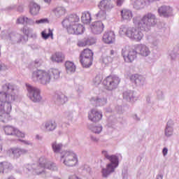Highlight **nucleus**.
I'll return each instance as SVG.
<instances>
[{"instance_id":"1","label":"nucleus","mask_w":179,"mask_h":179,"mask_svg":"<svg viewBox=\"0 0 179 179\" xmlns=\"http://www.w3.org/2000/svg\"><path fill=\"white\" fill-rule=\"evenodd\" d=\"M0 90V121L8 122L12 120V103L19 99V89L14 84L7 83L1 86Z\"/></svg>"},{"instance_id":"2","label":"nucleus","mask_w":179,"mask_h":179,"mask_svg":"<svg viewBox=\"0 0 179 179\" xmlns=\"http://www.w3.org/2000/svg\"><path fill=\"white\" fill-rule=\"evenodd\" d=\"M45 169L51 170L52 171H57L58 167L54 162H51L47 159L45 157H41L39 159V165L36 164H27L25 165L24 171L26 173H31L32 174L40 176V174H45Z\"/></svg>"},{"instance_id":"3","label":"nucleus","mask_w":179,"mask_h":179,"mask_svg":"<svg viewBox=\"0 0 179 179\" xmlns=\"http://www.w3.org/2000/svg\"><path fill=\"white\" fill-rule=\"evenodd\" d=\"M80 20L79 16L73 15L64 18L62 24L63 27L67 29L69 34L79 36L85 33V27L82 24H79Z\"/></svg>"},{"instance_id":"4","label":"nucleus","mask_w":179,"mask_h":179,"mask_svg":"<svg viewBox=\"0 0 179 179\" xmlns=\"http://www.w3.org/2000/svg\"><path fill=\"white\" fill-rule=\"evenodd\" d=\"M31 79L33 82H38L43 86H48L51 83V72L45 70H36L32 71Z\"/></svg>"},{"instance_id":"5","label":"nucleus","mask_w":179,"mask_h":179,"mask_svg":"<svg viewBox=\"0 0 179 179\" xmlns=\"http://www.w3.org/2000/svg\"><path fill=\"white\" fill-rule=\"evenodd\" d=\"M60 162L67 167L78 166L79 159L78 155L73 150H64L61 152Z\"/></svg>"},{"instance_id":"6","label":"nucleus","mask_w":179,"mask_h":179,"mask_svg":"<svg viewBox=\"0 0 179 179\" xmlns=\"http://www.w3.org/2000/svg\"><path fill=\"white\" fill-rule=\"evenodd\" d=\"M48 23H50L48 18H41L34 20V19L25 15H21L16 20L17 24H24L26 26H43V24H47Z\"/></svg>"},{"instance_id":"7","label":"nucleus","mask_w":179,"mask_h":179,"mask_svg":"<svg viewBox=\"0 0 179 179\" xmlns=\"http://www.w3.org/2000/svg\"><path fill=\"white\" fill-rule=\"evenodd\" d=\"M120 33L125 34L127 37L136 41H141L143 37V34L141 33L139 28L123 27L120 28Z\"/></svg>"},{"instance_id":"8","label":"nucleus","mask_w":179,"mask_h":179,"mask_svg":"<svg viewBox=\"0 0 179 179\" xmlns=\"http://www.w3.org/2000/svg\"><path fill=\"white\" fill-rule=\"evenodd\" d=\"M157 23L156 15L153 13H148L143 15L140 22H138V27L141 30H146L150 27H153Z\"/></svg>"},{"instance_id":"9","label":"nucleus","mask_w":179,"mask_h":179,"mask_svg":"<svg viewBox=\"0 0 179 179\" xmlns=\"http://www.w3.org/2000/svg\"><path fill=\"white\" fill-rule=\"evenodd\" d=\"M27 91V97L34 103H40L43 100L41 96V90L37 87L32 86L30 84L26 85Z\"/></svg>"},{"instance_id":"10","label":"nucleus","mask_w":179,"mask_h":179,"mask_svg":"<svg viewBox=\"0 0 179 179\" xmlns=\"http://www.w3.org/2000/svg\"><path fill=\"white\" fill-rule=\"evenodd\" d=\"M1 37L4 40L12 41L13 43H22L24 44L29 40L28 37H24L23 35L17 34L16 32L8 33V31L1 32Z\"/></svg>"},{"instance_id":"11","label":"nucleus","mask_w":179,"mask_h":179,"mask_svg":"<svg viewBox=\"0 0 179 179\" xmlns=\"http://www.w3.org/2000/svg\"><path fill=\"white\" fill-rule=\"evenodd\" d=\"M122 55L125 62H134L138 57L136 45L134 46H127L122 50Z\"/></svg>"},{"instance_id":"12","label":"nucleus","mask_w":179,"mask_h":179,"mask_svg":"<svg viewBox=\"0 0 179 179\" xmlns=\"http://www.w3.org/2000/svg\"><path fill=\"white\" fill-rule=\"evenodd\" d=\"M120 78L117 76H109L103 80V84L107 90H113L120 85Z\"/></svg>"},{"instance_id":"13","label":"nucleus","mask_w":179,"mask_h":179,"mask_svg":"<svg viewBox=\"0 0 179 179\" xmlns=\"http://www.w3.org/2000/svg\"><path fill=\"white\" fill-rule=\"evenodd\" d=\"M3 129L6 135L17 136V138H24V133L13 126L6 125L3 127Z\"/></svg>"},{"instance_id":"14","label":"nucleus","mask_w":179,"mask_h":179,"mask_svg":"<svg viewBox=\"0 0 179 179\" xmlns=\"http://www.w3.org/2000/svg\"><path fill=\"white\" fill-rule=\"evenodd\" d=\"M28 153V150L20 148H13L7 150V155H8V156L10 157H13L14 159H19L20 156H23V155H27Z\"/></svg>"},{"instance_id":"15","label":"nucleus","mask_w":179,"mask_h":179,"mask_svg":"<svg viewBox=\"0 0 179 179\" xmlns=\"http://www.w3.org/2000/svg\"><path fill=\"white\" fill-rule=\"evenodd\" d=\"M80 62L83 68L90 67V49H85L80 55Z\"/></svg>"},{"instance_id":"16","label":"nucleus","mask_w":179,"mask_h":179,"mask_svg":"<svg viewBox=\"0 0 179 179\" xmlns=\"http://www.w3.org/2000/svg\"><path fill=\"white\" fill-rule=\"evenodd\" d=\"M102 41L105 44H113L115 42V34L113 31H106L102 38Z\"/></svg>"},{"instance_id":"17","label":"nucleus","mask_w":179,"mask_h":179,"mask_svg":"<svg viewBox=\"0 0 179 179\" xmlns=\"http://www.w3.org/2000/svg\"><path fill=\"white\" fill-rule=\"evenodd\" d=\"M103 30L104 24L100 21L93 22L91 24V31L93 34H100L103 33Z\"/></svg>"},{"instance_id":"18","label":"nucleus","mask_w":179,"mask_h":179,"mask_svg":"<svg viewBox=\"0 0 179 179\" xmlns=\"http://www.w3.org/2000/svg\"><path fill=\"white\" fill-rule=\"evenodd\" d=\"M52 13L57 17V19H59V17H62V16H65L66 15V8L62 6H59L57 7H55L52 10Z\"/></svg>"},{"instance_id":"19","label":"nucleus","mask_w":179,"mask_h":179,"mask_svg":"<svg viewBox=\"0 0 179 179\" xmlns=\"http://www.w3.org/2000/svg\"><path fill=\"white\" fill-rule=\"evenodd\" d=\"M40 9H41V7H40V5H38L37 3L31 1L29 3V13L31 15V16H37L38 13H40Z\"/></svg>"},{"instance_id":"20","label":"nucleus","mask_w":179,"mask_h":179,"mask_svg":"<svg viewBox=\"0 0 179 179\" xmlns=\"http://www.w3.org/2000/svg\"><path fill=\"white\" fill-rule=\"evenodd\" d=\"M136 50L137 51V54H140V55H142L143 57H148V55L150 54L149 48L145 45H136Z\"/></svg>"},{"instance_id":"21","label":"nucleus","mask_w":179,"mask_h":179,"mask_svg":"<svg viewBox=\"0 0 179 179\" xmlns=\"http://www.w3.org/2000/svg\"><path fill=\"white\" fill-rule=\"evenodd\" d=\"M43 125L45 132H53L57 129V122L55 120L47 121Z\"/></svg>"},{"instance_id":"22","label":"nucleus","mask_w":179,"mask_h":179,"mask_svg":"<svg viewBox=\"0 0 179 179\" xmlns=\"http://www.w3.org/2000/svg\"><path fill=\"white\" fill-rule=\"evenodd\" d=\"M41 36L43 40H48L49 37H50L52 40H54V33L50 28L45 29L43 31H42Z\"/></svg>"},{"instance_id":"23","label":"nucleus","mask_w":179,"mask_h":179,"mask_svg":"<svg viewBox=\"0 0 179 179\" xmlns=\"http://www.w3.org/2000/svg\"><path fill=\"white\" fill-rule=\"evenodd\" d=\"M65 68L66 73H69V75L76 72V65H75V64L72 62H66Z\"/></svg>"},{"instance_id":"24","label":"nucleus","mask_w":179,"mask_h":179,"mask_svg":"<svg viewBox=\"0 0 179 179\" xmlns=\"http://www.w3.org/2000/svg\"><path fill=\"white\" fill-rule=\"evenodd\" d=\"M117 167H118V166L114 165L113 164H108L106 166V169H103L102 170V174L103 177H107V176H108L109 174H111V173H114V170H115Z\"/></svg>"},{"instance_id":"25","label":"nucleus","mask_w":179,"mask_h":179,"mask_svg":"<svg viewBox=\"0 0 179 179\" xmlns=\"http://www.w3.org/2000/svg\"><path fill=\"white\" fill-rule=\"evenodd\" d=\"M102 155H103L108 160L110 161V164H114L115 166H118V157L115 155H108L107 151H102Z\"/></svg>"},{"instance_id":"26","label":"nucleus","mask_w":179,"mask_h":179,"mask_svg":"<svg viewBox=\"0 0 179 179\" xmlns=\"http://www.w3.org/2000/svg\"><path fill=\"white\" fill-rule=\"evenodd\" d=\"M65 59V56L62 52H56L51 57V61L52 62H62Z\"/></svg>"},{"instance_id":"27","label":"nucleus","mask_w":179,"mask_h":179,"mask_svg":"<svg viewBox=\"0 0 179 179\" xmlns=\"http://www.w3.org/2000/svg\"><path fill=\"white\" fill-rule=\"evenodd\" d=\"M57 96V101L59 104H65L66 101H68V96L65 95V94L58 92L56 94Z\"/></svg>"},{"instance_id":"28","label":"nucleus","mask_w":179,"mask_h":179,"mask_svg":"<svg viewBox=\"0 0 179 179\" xmlns=\"http://www.w3.org/2000/svg\"><path fill=\"white\" fill-rule=\"evenodd\" d=\"M12 164L7 162H0V173H8L10 171Z\"/></svg>"},{"instance_id":"29","label":"nucleus","mask_w":179,"mask_h":179,"mask_svg":"<svg viewBox=\"0 0 179 179\" xmlns=\"http://www.w3.org/2000/svg\"><path fill=\"white\" fill-rule=\"evenodd\" d=\"M49 72H50L51 79L59 80V78H61V71L58 69H52Z\"/></svg>"},{"instance_id":"30","label":"nucleus","mask_w":179,"mask_h":179,"mask_svg":"<svg viewBox=\"0 0 179 179\" xmlns=\"http://www.w3.org/2000/svg\"><path fill=\"white\" fill-rule=\"evenodd\" d=\"M103 117L101 113L97 110H92L91 113V120L94 122H98Z\"/></svg>"},{"instance_id":"31","label":"nucleus","mask_w":179,"mask_h":179,"mask_svg":"<svg viewBox=\"0 0 179 179\" xmlns=\"http://www.w3.org/2000/svg\"><path fill=\"white\" fill-rule=\"evenodd\" d=\"M121 16L123 20H131L132 19V11L128 9H123L121 10Z\"/></svg>"},{"instance_id":"32","label":"nucleus","mask_w":179,"mask_h":179,"mask_svg":"<svg viewBox=\"0 0 179 179\" xmlns=\"http://www.w3.org/2000/svg\"><path fill=\"white\" fill-rule=\"evenodd\" d=\"M100 6L106 10H108V9H113V8H114V6L111 3V1L109 0H102L100 2Z\"/></svg>"},{"instance_id":"33","label":"nucleus","mask_w":179,"mask_h":179,"mask_svg":"<svg viewBox=\"0 0 179 179\" xmlns=\"http://www.w3.org/2000/svg\"><path fill=\"white\" fill-rule=\"evenodd\" d=\"M81 20L84 24H90V13L89 11L83 13Z\"/></svg>"},{"instance_id":"34","label":"nucleus","mask_w":179,"mask_h":179,"mask_svg":"<svg viewBox=\"0 0 179 179\" xmlns=\"http://www.w3.org/2000/svg\"><path fill=\"white\" fill-rule=\"evenodd\" d=\"M62 143L54 141L52 143V148L54 153H59L61 152V150L62 149Z\"/></svg>"},{"instance_id":"35","label":"nucleus","mask_w":179,"mask_h":179,"mask_svg":"<svg viewBox=\"0 0 179 179\" xmlns=\"http://www.w3.org/2000/svg\"><path fill=\"white\" fill-rule=\"evenodd\" d=\"M131 80H132V82H134L136 85H139L142 82H143V77L138 74H134L131 76Z\"/></svg>"},{"instance_id":"36","label":"nucleus","mask_w":179,"mask_h":179,"mask_svg":"<svg viewBox=\"0 0 179 179\" xmlns=\"http://www.w3.org/2000/svg\"><path fill=\"white\" fill-rule=\"evenodd\" d=\"M160 16H169L168 13L170 12V7L162 6L158 10Z\"/></svg>"},{"instance_id":"37","label":"nucleus","mask_w":179,"mask_h":179,"mask_svg":"<svg viewBox=\"0 0 179 179\" xmlns=\"http://www.w3.org/2000/svg\"><path fill=\"white\" fill-rule=\"evenodd\" d=\"M21 31L24 34L25 37H29L31 33H33V29L27 27H24L21 29Z\"/></svg>"},{"instance_id":"38","label":"nucleus","mask_w":179,"mask_h":179,"mask_svg":"<svg viewBox=\"0 0 179 179\" xmlns=\"http://www.w3.org/2000/svg\"><path fill=\"white\" fill-rule=\"evenodd\" d=\"M145 6V0H136L134 2V7L136 9H141Z\"/></svg>"},{"instance_id":"39","label":"nucleus","mask_w":179,"mask_h":179,"mask_svg":"<svg viewBox=\"0 0 179 179\" xmlns=\"http://www.w3.org/2000/svg\"><path fill=\"white\" fill-rule=\"evenodd\" d=\"M90 44V39L84 38L82 41H79L78 42V47H86V45H89Z\"/></svg>"},{"instance_id":"40","label":"nucleus","mask_w":179,"mask_h":179,"mask_svg":"<svg viewBox=\"0 0 179 179\" xmlns=\"http://www.w3.org/2000/svg\"><path fill=\"white\" fill-rule=\"evenodd\" d=\"M91 101L94 103L96 104V106H101V103H103V101L99 98L94 99H92Z\"/></svg>"},{"instance_id":"41","label":"nucleus","mask_w":179,"mask_h":179,"mask_svg":"<svg viewBox=\"0 0 179 179\" xmlns=\"http://www.w3.org/2000/svg\"><path fill=\"white\" fill-rule=\"evenodd\" d=\"M165 135L166 136H171V135H173V128L169 127H166L165 129Z\"/></svg>"},{"instance_id":"42","label":"nucleus","mask_w":179,"mask_h":179,"mask_svg":"<svg viewBox=\"0 0 179 179\" xmlns=\"http://www.w3.org/2000/svg\"><path fill=\"white\" fill-rule=\"evenodd\" d=\"M101 80H103V76H96L94 80V83L99 85V83H101Z\"/></svg>"},{"instance_id":"43","label":"nucleus","mask_w":179,"mask_h":179,"mask_svg":"<svg viewBox=\"0 0 179 179\" xmlns=\"http://www.w3.org/2000/svg\"><path fill=\"white\" fill-rule=\"evenodd\" d=\"M97 17H99L100 19H106V11L104 10H100L97 15Z\"/></svg>"},{"instance_id":"44","label":"nucleus","mask_w":179,"mask_h":179,"mask_svg":"<svg viewBox=\"0 0 179 179\" xmlns=\"http://www.w3.org/2000/svg\"><path fill=\"white\" fill-rule=\"evenodd\" d=\"M101 126L94 127L92 128V132H94V134H100L101 132Z\"/></svg>"},{"instance_id":"45","label":"nucleus","mask_w":179,"mask_h":179,"mask_svg":"<svg viewBox=\"0 0 179 179\" xmlns=\"http://www.w3.org/2000/svg\"><path fill=\"white\" fill-rule=\"evenodd\" d=\"M7 69H9V67L4 64H0V71H7Z\"/></svg>"},{"instance_id":"46","label":"nucleus","mask_w":179,"mask_h":179,"mask_svg":"<svg viewBox=\"0 0 179 179\" xmlns=\"http://www.w3.org/2000/svg\"><path fill=\"white\" fill-rule=\"evenodd\" d=\"M17 10L18 12L22 13V12H23V10H24V8L23 7V6H19L17 7Z\"/></svg>"},{"instance_id":"47","label":"nucleus","mask_w":179,"mask_h":179,"mask_svg":"<svg viewBox=\"0 0 179 179\" xmlns=\"http://www.w3.org/2000/svg\"><path fill=\"white\" fill-rule=\"evenodd\" d=\"M68 179H80V178H79V177H78V176L76 175H71L69 177Z\"/></svg>"},{"instance_id":"48","label":"nucleus","mask_w":179,"mask_h":179,"mask_svg":"<svg viewBox=\"0 0 179 179\" xmlns=\"http://www.w3.org/2000/svg\"><path fill=\"white\" fill-rule=\"evenodd\" d=\"M102 61L103 64H108V57H103Z\"/></svg>"},{"instance_id":"49","label":"nucleus","mask_w":179,"mask_h":179,"mask_svg":"<svg viewBox=\"0 0 179 179\" xmlns=\"http://www.w3.org/2000/svg\"><path fill=\"white\" fill-rule=\"evenodd\" d=\"M169 152V150L167 149V148H164L162 150V153L164 155V156H166L167 155Z\"/></svg>"},{"instance_id":"50","label":"nucleus","mask_w":179,"mask_h":179,"mask_svg":"<svg viewBox=\"0 0 179 179\" xmlns=\"http://www.w3.org/2000/svg\"><path fill=\"white\" fill-rule=\"evenodd\" d=\"M124 2V0H117L116 3L117 6H121L122 5V3Z\"/></svg>"},{"instance_id":"51","label":"nucleus","mask_w":179,"mask_h":179,"mask_svg":"<svg viewBox=\"0 0 179 179\" xmlns=\"http://www.w3.org/2000/svg\"><path fill=\"white\" fill-rule=\"evenodd\" d=\"M22 142L24 143V145H28L29 146L33 145V143H31V142L29 141H22Z\"/></svg>"},{"instance_id":"52","label":"nucleus","mask_w":179,"mask_h":179,"mask_svg":"<svg viewBox=\"0 0 179 179\" xmlns=\"http://www.w3.org/2000/svg\"><path fill=\"white\" fill-rule=\"evenodd\" d=\"M35 138H36V139H37V141H41L43 139V137L41 136H40L39 134H36Z\"/></svg>"},{"instance_id":"53","label":"nucleus","mask_w":179,"mask_h":179,"mask_svg":"<svg viewBox=\"0 0 179 179\" xmlns=\"http://www.w3.org/2000/svg\"><path fill=\"white\" fill-rule=\"evenodd\" d=\"M52 1V0H43V2H45V3H47L48 5H50Z\"/></svg>"},{"instance_id":"54","label":"nucleus","mask_w":179,"mask_h":179,"mask_svg":"<svg viewBox=\"0 0 179 179\" xmlns=\"http://www.w3.org/2000/svg\"><path fill=\"white\" fill-rule=\"evenodd\" d=\"M96 43V39L94 38H91V45L94 44Z\"/></svg>"},{"instance_id":"55","label":"nucleus","mask_w":179,"mask_h":179,"mask_svg":"<svg viewBox=\"0 0 179 179\" xmlns=\"http://www.w3.org/2000/svg\"><path fill=\"white\" fill-rule=\"evenodd\" d=\"M157 179H163V176L162 175H158L157 177Z\"/></svg>"},{"instance_id":"56","label":"nucleus","mask_w":179,"mask_h":179,"mask_svg":"<svg viewBox=\"0 0 179 179\" xmlns=\"http://www.w3.org/2000/svg\"><path fill=\"white\" fill-rule=\"evenodd\" d=\"M2 150H3L2 144H0V153H2Z\"/></svg>"},{"instance_id":"57","label":"nucleus","mask_w":179,"mask_h":179,"mask_svg":"<svg viewBox=\"0 0 179 179\" xmlns=\"http://www.w3.org/2000/svg\"><path fill=\"white\" fill-rule=\"evenodd\" d=\"M148 2H155L156 1H159V0H147Z\"/></svg>"},{"instance_id":"58","label":"nucleus","mask_w":179,"mask_h":179,"mask_svg":"<svg viewBox=\"0 0 179 179\" xmlns=\"http://www.w3.org/2000/svg\"><path fill=\"white\" fill-rule=\"evenodd\" d=\"M110 55H114V50H110Z\"/></svg>"},{"instance_id":"59","label":"nucleus","mask_w":179,"mask_h":179,"mask_svg":"<svg viewBox=\"0 0 179 179\" xmlns=\"http://www.w3.org/2000/svg\"><path fill=\"white\" fill-rule=\"evenodd\" d=\"M84 169H85L86 170H87V168L86 167V165L84 166Z\"/></svg>"},{"instance_id":"60","label":"nucleus","mask_w":179,"mask_h":179,"mask_svg":"<svg viewBox=\"0 0 179 179\" xmlns=\"http://www.w3.org/2000/svg\"><path fill=\"white\" fill-rule=\"evenodd\" d=\"M88 118L90 119V115H88Z\"/></svg>"},{"instance_id":"61","label":"nucleus","mask_w":179,"mask_h":179,"mask_svg":"<svg viewBox=\"0 0 179 179\" xmlns=\"http://www.w3.org/2000/svg\"><path fill=\"white\" fill-rule=\"evenodd\" d=\"M0 141H1V136H0Z\"/></svg>"}]
</instances>
